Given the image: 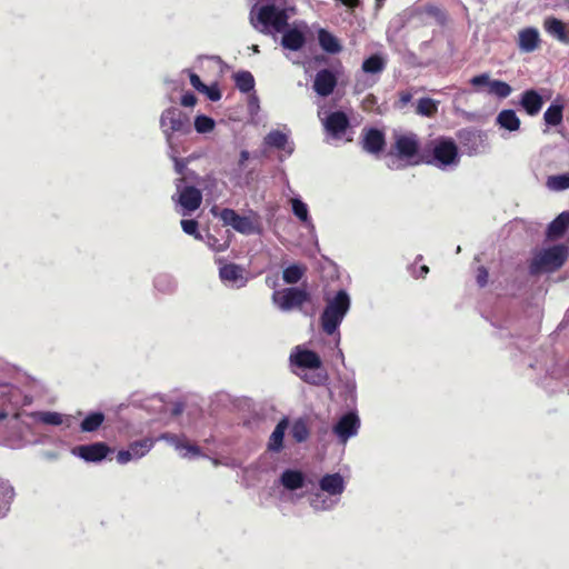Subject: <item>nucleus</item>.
Here are the masks:
<instances>
[{"label":"nucleus","instance_id":"1","mask_svg":"<svg viewBox=\"0 0 569 569\" xmlns=\"http://www.w3.org/2000/svg\"><path fill=\"white\" fill-rule=\"evenodd\" d=\"M29 405L27 396L11 385H0V445L20 449L30 443L18 426L21 408Z\"/></svg>","mask_w":569,"mask_h":569},{"label":"nucleus","instance_id":"2","mask_svg":"<svg viewBox=\"0 0 569 569\" xmlns=\"http://www.w3.org/2000/svg\"><path fill=\"white\" fill-rule=\"evenodd\" d=\"M288 19L287 8L279 0L263 6L254 4L250 10V23L257 31L264 34L284 31Z\"/></svg>","mask_w":569,"mask_h":569},{"label":"nucleus","instance_id":"3","mask_svg":"<svg viewBox=\"0 0 569 569\" xmlns=\"http://www.w3.org/2000/svg\"><path fill=\"white\" fill-rule=\"evenodd\" d=\"M351 306V300L346 290H339L333 297L326 298V307L320 317L323 332L331 336L338 331Z\"/></svg>","mask_w":569,"mask_h":569},{"label":"nucleus","instance_id":"4","mask_svg":"<svg viewBox=\"0 0 569 569\" xmlns=\"http://www.w3.org/2000/svg\"><path fill=\"white\" fill-rule=\"evenodd\" d=\"M568 256L569 248L565 244L542 248L533 253L529 271L531 274L553 272L563 266Z\"/></svg>","mask_w":569,"mask_h":569},{"label":"nucleus","instance_id":"5","mask_svg":"<svg viewBox=\"0 0 569 569\" xmlns=\"http://www.w3.org/2000/svg\"><path fill=\"white\" fill-rule=\"evenodd\" d=\"M160 129L167 146L180 144L178 136L188 134L191 131L190 118L177 107L168 108L160 116Z\"/></svg>","mask_w":569,"mask_h":569},{"label":"nucleus","instance_id":"6","mask_svg":"<svg viewBox=\"0 0 569 569\" xmlns=\"http://www.w3.org/2000/svg\"><path fill=\"white\" fill-rule=\"evenodd\" d=\"M392 151L398 159L405 160L409 164H417L419 150L421 147L420 139L412 131H393Z\"/></svg>","mask_w":569,"mask_h":569},{"label":"nucleus","instance_id":"7","mask_svg":"<svg viewBox=\"0 0 569 569\" xmlns=\"http://www.w3.org/2000/svg\"><path fill=\"white\" fill-rule=\"evenodd\" d=\"M460 156L457 144L451 139H438L433 143L432 157L427 162L441 170L456 168Z\"/></svg>","mask_w":569,"mask_h":569},{"label":"nucleus","instance_id":"8","mask_svg":"<svg viewBox=\"0 0 569 569\" xmlns=\"http://www.w3.org/2000/svg\"><path fill=\"white\" fill-rule=\"evenodd\" d=\"M183 178L176 180L177 192L172 196V200L180 206L179 212L182 216H189L200 207L202 194L194 187H183Z\"/></svg>","mask_w":569,"mask_h":569},{"label":"nucleus","instance_id":"9","mask_svg":"<svg viewBox=\"0 0 569 569\" xmlns=\"http://www.w3.org/2000/svg\"><path fill=\"white\" fill-rule=\"evenodd\" d=\"M310 300V295L305 289L290 287L282 290H276L272 293V302L283 312L295 308H300Z\"/></svg>","mask_w":569,"mask_h":569},{"label":"nucleus","instance_id":"10","mask_svg":"<svg viewBox=\"0 0 569 569\" xmlns=\"http://www.w3.org/2000/svg\"><path fill=\"white\" fill-rule=\"evenodd\" d=\"M220 219L226 226L232 227L237 232L242 234H254L260 233V228L257 219H252L250 216H240L233 209H222ZM257 218L256 214H253Z\"/></svg>","mask_w":569,"mask_h":569},{"label":"nucleus","instance_id":"11","mask_svg":"<svg viewBox=\"0 0 569 569\" xmlns=\"http://www.w3.org/2000/svg\"><path fill=\"white\" fill-rule=\"evenodd\" d=\"M156 440L152 438H144L131 442L127 449L119 450L117 453V462L119 465H127L130 461H136L147 456L153 448Z\"/></svg>","mask_w":569,"mask_h":569},{"label":"nucleus","instance_id":"12","mask_svg":"<svg viewBox=\"0 0 569 569\" xmlns=\"http://www.w3.org/2000/svg\"><path fill=\"white\" fill-rule=\"evenodd\" d=\"M360 419L353 411L347 412L339 418L333 426L332 431L340 442L346 443L350 438L358 433Z\"/></svg>","mask_w":569,"mask_h":569},{"label":"nucleus","instance_id":"13","mask_svg":"<svg viewBox=\"0 0 569 569\" xmlns=\"http://www.w3.org/2000/svg\"><path fill=\"white\" fill-rule=\"evenodd\" d=\"M112 452V449L104 442H92L82 445L73 449V455L83 459L87 462H101Z\"/></svg>","mask_w":569,"mask_h":569},{"label":"nucleus","instance_id":"14","mask_svg":"<svg viewBox=\"0 0 569 569\" xmlns=\"http://www.w3.org/2000/svg\"><path fill=\"white\" fill-rule=\"evenodd\" d=\"M219 277L226 286L237 289L244 287L248 281L244 268L236 263L220 267Z\"/></svg>","mask_w":569,"mask_h":569},{"label":"nucleus","instance_id":"15","mask_svg":"<svg viewBox=\"0 0 569 569\" xmlns=\"http://www.w3.org/2000/svg\"><path fill=\"white\" fill-rule=\"evenodd\" d=\"M290 362L293 366L302 369L317 370L321 367L322 361L320 357L311 350L297 346L290 353Z\"/></svg>","mask_w":569,"mask_h":569},{"label":"nucleus","instance_id":"16","mask_svg":"<svg viewBox=\"0 0 569 569\" xmlns=\"http://www.w3.org/2000/svg\"><path fill=\"white\" fill-rule=\"evenodd\" d=\"M156 440H163L168 442L183 458H196L201 456L200 448L196 445L187 442L184 436H178L173 433H161Z\"/></svg>","mask_w":569,"mask_h":569},{"label":"nucleus","instance_id":"17","mask_svg":"<svg viewBox=\"0 0 569 569\" xmlns=\"http://www.w3.org/2000/svg\"><path fill=\"white\" fill-rule=\"evenodd\" d=\"M337 76L330 69L319 70L313 79V90L320 97L330 96L337 87Z\"/></svg>","mask_w":569,"mask_h":569},{"label":"nucleus","instance_id":"18","mask_svg":"<svg viewBox=\"0 0 569 569\" xmlns=\"http://www.w3.org/2000/svg\"><path fill=\"white\" fill-rule=\"evenodd\" d=\"M349 118L342 111L331 112L323 122L326 131L333 139H341L349 128Z\"/></svg>","mask_w":569,"mask_h":569},{"label":"nucleus","instance_id":"19","mask_svg":"<svg viewBox=\"0 0 569 569\" xmlns=\"http://www.w3.org/2000/svg\"><path fill=\"white\" fill-rule=\"evenodd\" d=\"M518 49L522 53H531L539 49L541 38L539 30L535 27H526L518 32Z\"/></svg>","mask_w":569,"mask_h":569},{"label":"nucleus","instance_id":"20","mask_svg":"<svg viewBox=\"0 0 569 569\" xmlns=\"http://www.w3.org/2000/svg\"><path fill=\"white\" fill-rule=\"evenodd\" d=\"M319 489L329 493L340 502L341 495L346 489V482L340 473H327L319 480Z\"/></svg>","mask_w":569,"mask_h":569},{"label":"nucleus","instance_id":"21","mask_svg":"<svg viewBox=\"0 0 569 569\" xmlns=\"http://www.w3.org/2000/svg\"><path fill=\"white\" fill-rule=\"evenodd\" d=\"M386 143L385 133L376 128L363 129L361 144L363 150L377 154L382 151Z\"/></svg>","mask_w":569,"mask_h":569},{"label":"nucleus","instance_id":"22","mask_svg":"<svg viewBox=\"0 0 569 569\" xmlns=\"http://www.w3.org/2000/svg\"><path fill=\"white\" fill-rule=\"evenodd\" d=\"M545 31L557 41L568 44L569 43V31L566 24L556 17H547L543 20Z\"/></svg>","mask_w":569,"mask_h":569},{"label":"nucleus","instance_id":"23","mask_svg":"<svg viewBox=\"0 0 569 569\" xmlns=\"http://www.w3.org/2000/svg\"><path fill=\"white\" fill-rule=\"evenodd\" d=\"M387 57L382 53H375L363 60L361 70L371 77H379L387 67ZM378 78L373 80L376 82Z\"/></svg>","mask_w":569,"mask_h":569},{"label":"nucleus","instance_id":"24","mask_svg":"<svg viewBox=\"0 0 569 569\" xmlns=\"http://www.w3.org/2000/svg\"><path fill=\"white\" fill-rule=\"evenodd\" d=\"M339 503L336 498L329 496V493L319 489L316 492L310 493L309 505L316 511H330Z\"/></svg>","mask_w":569,"mask_h":569},{"label":"nucleus","instance_id":"25","mask_svg":"<svg viewBox=\"0 0 569 569\" xmlns=\"http://www.w3.org/2000/svg\"><path fill=\"white\" fill-rule=\"evenodd\" d=\"M543 99L540 93L533 89L523 91L520 98V106L529 116H536L540 112Z\"/></svg>","mask_w":569,"mask_h":569},{"label":"nucleus","instance_id":"26","mask_svg":"<svg viewBox=\"0 0 569 569\" xmlns=\"http://www.w3.org/2000/svg\"><path fill=\"white\" fill-rule=\"evenodd\" d=\"M281 46L290 51H299L306 43L305 33L298 28H289L282 31Z\"/></svg>","mask_w":569,"mask_h":569},{"label":"nucleus","instance_id":"27","mask_svg":"<svg viewBox=\"0 0 569 569\" xmlns=\"http://www.w3.org/2000/svg\"><path fill=\"white\" fill-rule=\"evenodd\" d=\"M289 133L281 131V130H271L266 137H264V144L274 148V149H282L287 150V152L290 154L293 151V147L288 143Z\"/></svg>","mask_w":569,"mask_h":569},{"label":"nucleus","instance_id":"28","mask_svg":"<svg viewBox=\"0 0 569 569\" xmlns=\"http://www.w3.org/2000/svg\"><path fill=\"white\" fill-rule=\"evenodd\" d=\"M279 481L287 490H298L305 486V475L299 470L287 469L281 473Z\"/></svg>","mask_w":569,"mask_h":569},{"label":"nucleus","instance_id":"29","mask_svg":"<svg viewBox=\"0 0 569 569\" xmlns=\"http://www.w3.org/2000/svg\"><path fill=\"white\" fill-rule=\"evenodd\" d=\"M289 420L288 418H282L276 426L274 430L272 431L269 442H268V449L273 452H279L283 448V438L286 430L288 428Z\"/></svg>","mask_w":569,"mask_h":569},{"label":"nucleus","instance_id":"30","mask_svg":"<svg viewBox=\"0 0 569 569\" xmlns=\"http://www.w3.org/2000/svg\"><path fill=\"white\" fill-rule=\"evenodd\" d=\"M569 228V211L561 212L547 229V237L551 240L561 237Z\"/></svg>","mask_w":569,"mask_h":569},{"label":"nucleus","instance_id":"31","mask_svg":"<svg viewBox=\"0 0 569 569\" xmlns=\"http://www.w3.org/2000/svg\"><path fill=\"white\" fill-rule=\"evenodd\" d=\"M14 497V490L9 481L0 478V519L3 518Z\"/></svg>","mask_w":569,"mask_h":569},{"label":"nucleus","instance_id":"32","mask_svg":"<svg viewBox=\"0 0 569 569\" xmlns=\"http://www.w3.org/2000/svg\"><path fill=\"white\" fill-rule=\"evenodd\" d=\"M496 121L501 128L508 131H517L520 128V119L518 118L516 111L511 109H505L500 111Z\"/></svg>","mask_w":569,"mask_h":569},{"label":"nucleus","instance_id":"33","mask_svg":"<svg viewBox=\"0 0 569 569\" xmlns=\"http://www.w3.org/2000/svg\"><path fill=\"white\" fill-rule=\"evenodd\" d=\"M104 421V415L100 411H92L84 416L80 422L82 432H93L98 430Z\"/></svg>","mask_w":569,"mask_h":569},{"label":"nucleus","instance_id":"34","mask_svg":"<svg viewBox=\"0 0 569 569\" xmlns=\"http://www.w3.org/2000/svg\"><path fill=\"white\" fill-rule=\"evenodd\" d=\"M318 40L320 47L328 53H338L341 51V46L338 39L325 29L319 31Z\"/></svg>","mask_w":569,"mask_h":569},{"label":"nucleus","instance_id":"35","mask_svg":"<svg viewBox=\"0 0 569 569\" xmlns=\"http://www.w3.org/2000/svg\"><path fill=\"white\" fill-rule=\"evenodd\" d=\"M292 213L302 222L307 228L313 229L312 220L309 216L308 206L300 198L291 199Z\"/></svg>","mask_w":569,"mask_h":569},{"label":"nucleus","instance_id":"36","mask_svg":"<svg viewBox=\"0 0 569 569\" xmlns=\"http://www.w3.org/2000/svg\"><path fill=\"white\" fill-rule=\"evenodd\" d=\"M290 433L297 442L306 441L310 436V428L308 426L307 419H296L291 425Z\"/></svg>","mask_w":569,"mask_h":569},{"label":"nucleus","instance_id":"37","mask_svg":"<svg viewBox=\"0 0 569 569\" xmlns=\"http://www.w3.org/2000/svg\"><path fill=\"white\" fill-rule=\"evenodd\" d=\"M563 119V106L560 103H551L543 113V120L548 126H558Z\"/></svg>","mask_w":569,"mask_h":569},{"label":"nucleus","instance_id":"38","mask_svg":"<svg viewBox=\"0 0 569 569\" xmlns=\"http://www.w3.org/2000/svg\"><path fill=\"white\" fill-rule=\"evenodd\" d=\"M236 87L243 93L251 92L254 88V78L249 71H239L233 74Z\"/></svg>","mask_w":569,"mask_h":569},{"label":"nucleus","instance_id":"39","mask_svg":"<svg viewBox=\"0 0 569 569\" xmlns=\"http://www.w3.org/2000/svg\"><path fill=\"white\" fill-rule=\"evenodd\" d=\"M38 422L49 426H59L63 422V416L53 411H37L31 415Z\"/></svg>","mask_w":569,"mask_h":569},{"label":"nucleus","instance_id":"40","mask_svg":"<svg viewBox=\"0 0 569 569\" xmlns=\"http://www.w3.org/2000/svg\"><path fill=\"white\" fill-rule=\"evenodd\" d=\"M306 268L301 264H291L283 269L282 279L288 284H295L301 280Z\"/></svg>","mask_w":569,"mask_h":569},{"label":"nucleus","instance_id":"41","mask_svg":"<svg viewBox=\"0 0 569 569\" xmlns=\"http://www.w3.org/2000/svg\"><path fill=\"white\" fill-rule=\"evenodd\" d=\"M438 110V103L431 98H421L416 106V112L419 116L432 117Z\"/></svg>","mask_w":569,"mask_h":569},{"label":"nucleus","instance_id":"42","mask_svg":"<svg viewBox=\"0 0 569 569\" xmlns=\"http://www.w3.org/2000/svg\"><path fill=\"white\" fill-rule=\"evenodd\" d=\"M512 92V88L502 80H492L489 83L488 93L496 96L499 99L509 97Z\"/></svg>","mask_w":569,"mask_h":569},{"label":"nucleus","instance_id":"43","mask_svg":"<svg viewBox=\"0 0 569 569\" xmlns=\"http://www.w3.org/2000/svg\"><path fill=\"white\" fill-rule=\"evenodd\" d=\"M547 187L553 191L569 189V173L550 176L547 179Z\"/></svg>","mask_w":569,"mask_h":569},{"label":"nucleus","instance_id":"44","mask_svg":"<svg viewBox=\"0 0 569 569\" xmlns=\"http://www.w3.org/2000/svg\"><path fill=\"white\" fill-rule=\"evenodd\" d=\"M180 144L168 146V156L174 162V170L178 174H183L187 163L183 159L179 158Z\"/></svg>","mask_w":569,"mask_h":569},{"label":"nucleus","instance_id":"45","mask_svg":"<svg viewBox=\"0 0 569 569\" xmlns=\"http://www.w3.org/2000/svg\"><path fill=\"white\" fill-rule=\"evenodd\" d=\"M214 120L210 117L200 114L194 119V129L198 133H208L214 129Z\"/></svg>","mask_w":569,"mask_h":569},{"label":"nucleus","instance_id":"46","mask_svg":"<svg viewBox=\"0 0 569 569\" xmlns=\"http://www.w3.org/2000/svg\"><path fill=\"white\" fill-rule=\"evenodd\" d=\"M246 162L247 161H242L241 159H239L238 167L229 173L231 181H233L236 186L242 187V186L249 183V178L248 177L243 178L241 174V171H242Z\"/></svg>","mask_w":569,"mask_h":569},{"label":"nucleus","instance_id":"47","mask_svg":"<svg viewBox=\"0 0 569 569\" xmlns=\"http://www.w3.org/2000/svg\"><path fill=\"white\" fill-rule=\"evenodd\" d=\"M154 286L159 291L169 292L173 290L174 282L169 276L160 274L156 278Z\"/></svg>","mask_w":569,"mask_h":569},{"label":"nucleus","instance_id":"48","mask_svg":"<svg viewBox=\"0 0 569 569\" xmlns=\"http://www.w3.org/2000/svg\"><path fill=\"white\" fill-rule=\"evenodd\" d=\"M180 224H181L183 232H186L187 234L193 236L196 239H199V240L202 239V236L198 231V221H196L193 219H190V220L183 219V220H181Z\"/></svg>","mask_w":569,"mask_h":569},{"label":"nucleus","instance_id":"49","mask_svg":"<svg viewBox=\"0 0 569 569\" xmlns=\"http://www.w3.org/2000/svg\"><path fill=\"white\" fill-rule=\"evenodd\" d=\"M67 451H68V446L62 445L57 450H44L42 452V457L47 460H54V459L60 458Z\"/></svg>","mask_w":569,"mask_h":569},{"label":"nucleus","instance_id":"50","mask_svg":"<svg viewBox=\"0 0 569 569\" xmlns=\"http://www.w3.org/2000/svg\"><path fill=\"white\" fill-rule=\"evenodd\" d=\"M492 80L490 79V76L488 73H481L470 79V83L476 88H479L481 86H487L489 88V83Z\"/></svg>","mask_w":569,"mask_h":569},{"label":"nucleus","instance_id":"51","mask_svg":"<svg viewBox=\"0 0 569 569\" xmlns=\"http://www.w3.org/2000/svg\"><path fill=\"white\" fill-rule=\"evenodd\" d=\"M201 92L204 93L211 101H219L221 99V92L217 84L207 86V89H202Z\"/></svg>","mask_w":569,"mask_h":569},{"label":"nucleus","instance_id":"52","mask_svg":"<svg viewBox=\"0 0 569 569\" xmlns=\"http://www.w3.org/2000/svg\"><path fill=\"white\" fill-rule=\"evenodd\" d=\"M248 110L251 116L258 114V112L260 110L259 98L256 93H252L249 96Z\"/></svg>","mask_w":569,"mask_h":569},{"label":"nucleus","instance_id":"53","mask_svg":"<svg viewBox=\"0 0 569 569\" xmlns=\"http://www.w3.org/2000/svg\"><path fill=\"white\" fill-rule=\"evenodd\" d=\"M303 379L312 385H321L327 379V375L323 372H313L311 375H306Z\"/></svg>","mask_w":569,"mask_h":569},{"label":"nucleus","instance_id":"54","mask_svg":"<svg viewBox=\"0 0 569 569\" xmlns=\"http://www.w3.org/2000/svg\"><path fill=\"white\" fill-rule=\"evenodd\" d=\"M413 93L411 91H401L399 93V100L397 101L396 106L399 109L405 108L411 100H412Z\"/></svg>","mask_w":569,"mask_h":569},{"label":"nucleus","instance_id":"55","mask_svg":"<svg viewBox=\"0 0 569 569\" xmlns=\"http://www.w3.org/2000/svg\"><path fill=\"white\" fill-rule=\"evenodd\" d=\"M207 243L213 251H217V252L223 251L227 248L226 242L219 243L218 240L210 234L207 236Z\"/></svg>","mask_w":569,"mask_h":569},{"label":"nucleus","instance_id":"56","mask_svg":"<svg viewBox=\"0 0 569 569\" xmlns=\"http://www.w3.org/2000/svg\"><path fill=\"white\" fill-rule=\"evenodd\" d=\"M189 79H190L191 86L199 92H201L202 89H207V86L201 81V79L198 74L190 71Z\"/></svg>","mask_w":569,"mask_h":569},{"label":"nucleus","instance_id":"57","mask_svg":"<svg viewBox=\"0 0 569 569\" xmlns=\"http://www.w3.org/2000/svg\"><path fill=\"white\" fill-rule=\"evenodd\" d=\"M488 271L485 267L478 268L477 283L479 287H485L488 283Z\"/></svg>","mask_w":569,"mask_h":569},{"label":"nucleus","instance_id":"58","mask_svg":"<svg viewBox=\"0 0 569 569\" xmlns=\"http://www.w3.org/2000/svg\"><path fill=\"white\" fill-rule=\"evenodd\" d=\"M197 102V98L193 93L187 92L181 97V104L183 107H193Z\"/></svg>","mask_w":569,"mask_h":569},{"label":"nucleus","instance_id":"59","mask_svg":"<svg viewBox=\"0 0 569 569\" xmlns=\"http://www.w3.org/2000/svg\"><path fill=\"white\" fill-rule=\"evenodd\" d=\"M167 410L170 411L171 416H179L183 411V405L180 402L170 403L167 406Z\"/></svg>","mask_w":569,"mask_h":569},{"label":"nucleus","instance_id":"60","mask_svg":"<svg viewBox=\"0 0 569 569\" xmlns=\"http://www.w3.org/2000/svg\"><path fill=\"white\" fill-rule=\"evenodd\" d=\"M429 272V268L427 266H421L420 267V272L415 274L417 278L418 277H425L427 273Z\"/></svg>","mask_w":569,"mask_h":569},{"label":"nucleus","instance_id":"61","mask_svg":"<svg viewBox=\"0 0 569 569\" xmlns=\"http://www.w3.org/2000/svg\"><path fill=\"white\" fill-rule=\"evenodd\" d=\"M249 157H250L249 151H247V150H242V151L240 152V157H239V159H241L242 161H248V160H249Z\"/></svg>","mask_w":569,"mask_h":569},{"label":"nucleus","instance_id":"62","mask_svg":"<svg viewBox=\"0 0 569 569\" xmlns=\"http://www.w3.org/2000/svg\"><path fill=\"white\" fill-rule=\"evenodd\" d=\"M251 49H252V51H253L254 53H258V52H259V46H257V44H253V46L251 47Z\"/></svg>","mask_w":569,"mask_h":569},{"label":"nucleus","instance_id":"63","mask_svg":"<svg viewBox=\"0 0 569 569\" xmlns=\"http://www.w3.org/2000/svg\"><path fill=\"white\" fill-rule=\"evenodd\" d=\"M383 1H385V0H376V2H377V8L382 7Z\"/></svg>","mask_w":569,"mask_h":569},{"label":"nucleus","instance_id":"64","mask_svg":"<svg viewBox=\"0 0 569 569\" xmlns=\"http://www.w3.org/2000/svg\"><path fill=\"white\" fill-rule=\"evenodd\" d=\"M212 462H213L214 466L219 465V461L217 459H213Z\"/></svg>","mask_w":569,"mask_h":569}]
</instances>
